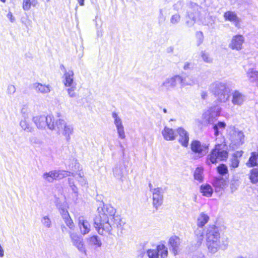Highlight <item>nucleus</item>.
<instances>
[{"mask_svg": "<svg viewBox=\"0 0 258 258\" xmlns=\"http://www.w3.org/2000/svg\"><path fill=\"white\" fill-rule=\"evenodd\" d=\"M182 82H180L181 87H184L186 86H193L198 83V81L195 77L192 76L182 77L181 76Z\"/></svg>", "mask_w": 258, "mask_h": 258, "instance_id": "obj_27", "label": "nucleus"}, {"mask_svg": "<svg viewBox=\"0 0 258 258\" xmlns=\"http://www.w3.org/2000/svg\"><path fill=\"white\" fill-rule=\"evenodd\" d=\"M180 82H182V80L179 75L168 78L159 86V90L162 92H168L171 89L174 88Z\"/></svg>", "mask_w": 258, "mask_h": 258, "instance_id": "obj_9", "label": "nucleus"}, {"mask_svg": "<svg viewBox=\"0 0 258 258\" xmlns=\"http://www.w3.org/2000/svg\"><path fill=\"white\" fill-rule=\"evenodd\" d=\"M258 159V151L253 152L251 153L248 161L246 163L247 166L252 167L257 165V160Z\"/></svg>", "mask_w": 258, "mask_h": 258, "instance_id": "obj_31", "label": "nucleus"}, {"mask_svg": "<svg viewBox=\"0 0 258 258\" xmlns=\"http://www.w3.org/2000/svg\"><path fill=\"white\" fill-rule=\"evenodd\" d=\"M195 238L197 240V246H199L201 245L204 239V232L202 228L198 227L195 231Z\"/></svg>", "mask_w": 258, "mask_h": 258, "instance_id": "obj_30", "label": "nucleus"}, {"mask_svg": "<svg viewBox=\"0 0 258 258\" xmlns=\"http://www.w3.org/2000/svg\"><path fill=\"white\" fill-rule=\"evenodd\" d=\"M243 154V151H238L235 152L233 155V157H236L237 159L240 158L242 157Z\"/></svg>", "mask_w": 258, "mask_h": 258, "instance_id": "obj_54", "label": "nucleus"}, {"mask_svg": "<svg viewBox=\"0 0 258 258\" xmlns=\"http://www.w3.org/2000/svg\"><path fill=\"white\" fill-rule=\"evenodd\" d=\"M207 96H208V94L206 92L203 91L201 93V97H202V99H206L207 97Z\"/></svg>", "mask_w": 258, "mask_h": 258, "instance_id": "obj_58", "label": "nucleus"}, {"mask_svg": "<svg viewBox=\"0 0 258 258\" xmlns=\"http://www.w3.org/2000/svg\"><path fill=\"white\" fill-rule=\"evenodd\" d=\"M230 166L231 168H235L238 167L239 164V159L236 157H233L230 160Z\"/></svg>", "mask_w": 258, "mask_h": 258, "instance_id": "obj_47", "label": "nucleus"}, {"mask_svg": "<svg viewBox=\"0 0 258 258\" xmlns=\"http://www.w3.org/2000/svg\"><path fill=\"white\" fill-rule=\"evenodd\" d=\"M78 224L82 234H88L90 231L91 225L84 216H80L78 217Z\"/></svg>", "mask_w": 258, "mask_h": 258, "instance_id": "obj_20", "label": "nucleus"}, {"mask_svg": "<svg viewBox=\"0 0 258 258\" xmlns=\"http://www.w3.org/2000/svg\"><path fill=\"white\" fill-rule=\"evenodd\" d=\"M163 189L160 187L153 189V205L156 209L162 204L163 199Z\"/></svg>", "mask_w": 258, "mask_h": 258, "instance_id": "obj_16", "label": "nucleus"}, {"mask_svg": "<svg viewBox=\"0 0 258 258\" xmlns=\"http://www.w3.org/2000/svg\"><path fill=\"white\" fill-rule=\"evenodd\" d=\"M200 191L203 196L207 197H211L213 194V190L210 185L205 184L201 186Z\"/></svg>", "mask_w": 258, "mask_h": 258, "instance_id": "obj_29", "label": "nucleus"}, {"mask_svg": "<svg viewBox=\"0 0 258 258\" xmlns=\"http://www.w3.org/2000/svg\"><path fill=\"white\" fill-rule=\"evenodd\" d=\"M72 179L71 178H69V184L71 186H72L73 190L75 192V190L76 189V187L74 185L73 182H72Z\"/></svg>", "mask_w": 258, "mask_h": 258, "instance_id": "obj_59", "label": "nucleus"}, {"mask_svg": "<svg viewBox=\"0 0 258 258\" xmlns=\"http://www.w3.org/2000/svg\"><path fill=\"white\" fill-rule=\"evenodd\" d=\"M206 237L209 251L215 253L220 246V237L218 228L215 225L208 226L206 230Z\"/></svg>", "mask_w": 258, "mask_h": 258, "instance_id": "obj_3", "label": "nucleus"}, {"mask_svg": "<svg viewBox=\"0 0 258 258\" xmlns=\"http://www.w3.org/2000/svg\"><path fill=\"white\" fill-rule=\"evenodd\" d=\"M71 174L72 176H75L73 173H71L70 172L67 171L54 170L44 173L42 177L45 181L49 182H52L54 180H59L65 177L70 176Z\"/></svg>", "mask_w": 258, "mask_h": 258, "instance_id": "obj_8", "label": "nucleus"}, {"mask_svg": "<svg viewBox=\"0 0 258 258\" xmlns=\"http://www.w3.org/2000/svg\"><path fill=\"white\" fill-rule=\"evenodd\" d=\"M244 38L243 35L237 34L233 36L228 45V47L232 50H241L244 42Z\"/></svg>", "mask_w": 258, "mask_h": 258, "instance_id": "obj_13", "label": "nucleus"}, {"mask_svg": "<svg viewBox=\"0 0 258 258\" xmlns=\"http://www.w3.org/2000/svg\"><path fill=\"white\" fill-rule=\"evenodd\" d=\"M69 87V88L67 89V92L69 96L70 97H75L76 93L75 92V90L76 89V85H72V87Z\"/></svg>", "mask_w": 258, "mask_h": 258, "instance_id": "obj_48", "label": "nucleus"}, {"mask_svg": "<svg viewBox=\"0 0 258 258\" xmlns=\"http://www.w3.org/2000/svg\"><path fill=\"white\" fill-rule=\"evenodd\" d=\"M176 132L178 135V142L184 147H187L188 145L189 134L183 128L180 127L177 128Z\"/></svg>", "mask_w": 258, "mask_h": 258, "instance_id": "obj_18", "label": "nucleus"}, {"mask_svg": "<svg viewBox=\"0 0 258 258\" xmlns=\"http://www.w3.org/2000/svg\"><path fill=\"white\" fill-rule=\"evenodd\" d=\"M163 111L164 113H167V109L166 108H164L163 109Z\"/></svg>", "mask_w": 258, "mask_h": 258, "instance_id": "obj_63", "label": "nucleus"}, {"mask_svg": "<svg viewBox=\"0 0 258 258\" xmlns=\"http://www.w3.org/2000/svg\"><path fill=\"white\" fill-rule=\"evenodd\" d=\"M74 72L72 70H65L63 74V83L66 87H72L74 84Z\"/></svg>", "mask_w": 258, "mask_h": 258, "instance_id": "obj_23", "label": "nucleus"}, {"mask_svg": "<svg viewBox=\"0 0 258 258\" xmlns=\"http://www.w3.org/2000/svg\"><path fill=\"white\" fill-rule=\"evenodd\" d=\"M180 16L178 14H175L171 17L170 22L172 25H176L180 22Z\"/></svg>", "mask_w": 258, "mask_h": 258, "instance_id": "obj_43", "label": "nucleus"}, {"mask_svg": "<svg viewBox=\"0 0 258 258\" xmlns=\"http://www.w3.org/2000/svg\"><path fill=\"white\" fill-rule=\"evenodd\" d=\"M33 88L37 93L45 94L49 93L51 91V87L49 85L35 83L33 84Z\"/></svg>", "mask_w": 258, "mask_h": 258, "instance_id": "obj_21", "label": "nucleus"}, {"mask_svg": "<svg viewBox=\"0 0 258 258\" xmlns=\"http://www.w3.org/2000/svg\"><path fill=\"white\" fill-rule=\"evenodd\" d=\"M244 135L241 131L234 130L233 134L230 136V140L233 144L236 146L241 145L244 142Z\"/></svg>", "mask_w": 258, "mask_h": 258, "instance_id": "obj_19", "label": "nucleus"}, {"mask_svg": "<svg viewBox=\"0 0 258 258\" xmlns=\"http://www.w3.org/2000/svg\"><path fill=\"white\" fill-rule=\"evenodd\" d=\"M202 8L195 3H190L187 9L185 24L188 27H192L199 18Z\"/></svg>", "mask_w": 258, "mask_h": 258, "instance_id": "obj_5", "label": "nucleus"}, {"mask_svg": "<svg viewBox=\"0 0 258 258\" xmlns=\"http://www.w3.org/2000/svg\"><path fill=\"white\" fill-rule=\"evenodd\" d=\"M209 145L206 144H201L198 140H194L191 143V150L195 153L204 156L208 152Z\"/></svg>", "mask_w": 258, "mask_h": 258, "instance_id": "obj_14", "label": "nucleus"}, {"mask_svg": "<svg viewBox=\"0 0 258 258\" xmlns=\"http://www.w3.org/2000/svg\"><path fill=\"white\" fill-rule=\"evenodd\" d=\"M203 171L204 169L202 167H197L194 171V178L195 179L202 182L203 180Z\"/></svg>", "mask_w": 258, "mask_h": 258, "instance_id": "obj_35", "label": "nucleus"}, {"mask_svg": "<svg viewBox=\"0 0 258 258\" xmlns=\"http://www.w3.org/2000/svg\"><path fill=\"white\" fill-rule=\"evenodd\" d=\"M36 4V0H23L22 7L24 11H28L31 6L35 7Z\"/></svg>", "mask_w": 258, "mask_h": 258, "instance_id": "obj_37", "label": "nucleus"}, {"mask_svg": "<svg viewBox=\"0 0 258 258\" xmlns=\"http://www.w3.org/2000/svg\"><path fill=\"white\" fill-rule=\"evenodd\" d=\"M220 112L221 108L218 106L211 107L203 113L202 117L204 121L208 124L212 123L220 115Z\"/></svg>", "mask_w": 258, "mask_h": 258, "instance_id": "obj_11", "label": "nucleus"}, {"mask_svg": "<svg viewBox=\"0 0 258 258\" xmlns=\"http://www.w3.org/2000/svg\"><path fill=\"white\" fill-rule=\"evenodd\" d=\"M16 91L15 87L14 85H10L8 87V93L10 94H14Z\"/></svg>", "mask_w": 258, "mask_h": 258, "instance_id": "obj_53", "label": "nucleus"}, {"mask_svg": "<svg viewBox=\"0 0 258 258\" xmlns=\"http://www.w3.org/2000/svg\"><path fill=\"white\" fill-rule=\"evenodd\" d=\"M212 184L215 188L216 192H219L224 189L226 185V181L222 177H215L213 180Z\"/></svg>", "mask_w": 258, "mask_h": 258, "instance_id": "obj_24", "label": "nucleus"}, {"mask_svg": "<svg viewBox=\"0 0 258 258\" xmlns=\"http://www.w3.org/2000/svg\"><path fill=\"white\" fill-rule=\"evenodd\" d=\"M27 119H22L20 122V125L23 130L26 132L32 133L34 131V128L31 126Z\"/></svg>", "mask_w": 258, "mask_h": 258, "instance_id": "obj_33", "label": "nucleus"}, {"mask_svg": "<svg viewBox=\"0 0 258 258\" xmlns=\"http://www.w3.org/2000/svg\"><path fill=\"white\" fill-rule=\"evenodd\" d=\"M201 56L204 62L206 63L212 62V58L210 56L209 53L206 51H202L201 52Z\"/></svg>", "mask_w": 258, "mask_h": 258, "instance_id": "obj_40", "label": "nucleus"}, {"mask_svg": "<svg viewBox=\"0 0 258 258\" xmlns=\"http://www.w3.org/2000/svg\"><path fill=\"white\" fill-rule=\"evenodd\" d=\"M98 214L94 219V226L100 235L110 234L113 227L122 230L125 224L120 217L115 215V210L111 206L103 205L98 208Z\"/></svg>", "mask_w": 258, "mask_h": 258, "instance_id": "obj_1", "label": "nucleus"}, {"mask_svg": "<svg viewBox=\"0 0 258 258\" xmlns=\"http://www.w3.org/2000/svg\"><path fill=\"white\" fill-rule=\"evenodd\" d=\"M223 17L225 21L233 23L236 28H240L241 19L237 16L235 12L228 11L224 14Z\"/></svg>", "mask_w": 258, "mask_h": 258, "instance_id": "obj_17", "label": "nucleus"}, {"mask_svg": "<svg viewBox=\"0 0 258 258\" xmlns=\"http://www.w3.org/2000/svg\"><path fill=\"white\" fill-rule=\"evenodd\" d=\"M226 123L224 121H219L217 123L213 125L214 131V135L218 136L220 134V130H223L226 127Z\"/></svg>", "mask_w": 258, "mask_h": 258, "instance_id": "obj_36", "label": "nucleus"}, {"mask_svg": "<svg viewBox=\"0 0 258 258\" xmlns=\"http://www.w3.org/2000/svg\"><path fill=\"white\" fill-rule=\"evenodd\" d=\"M41 222L42 225L46 228H50L51 227V221L48 216L42 217Z\"/></svg>", "mask_w": 258, "mask_h": 258, "instance_id": "obj_41", "label": "nucleus"}, {"mask_svg": "<svg viewBox=\"0 0 258 258\" xmlns=\"http://www.w3.org/2000/svg\"><path fill=\"white\" fill-rule=\"evenodd\" d=\"M32 120L39 129L45 128L46 126L50 130L55 129L54 119L52 115L36 116L33 117Z\"/></svg>", "mask_w": 258, "mask_h": 258, "instance_id": "obj_6", "label": "nucleus"}, {"mask_svg": "<svg viewBox=\"0 0 258 258\" xmlns=\"http://www.w3.org/2000/svg\"><path fill=\"white\" fill-rule=\"evenodd\" d=\"M147 253L149 258H167L168 252L164 244H160L155 249H148Z\"/></svg>", "mask_w": 258, "mask_h": 258, "instance_id": "obj_10", "label": "nucleus"}, {"mask_svg": "<svg viewBox=\"0 0 258 258\" xmlns=\"http://www.w3.org/2000/svg\"><path fill=\"white\" fill-rule=\"evenodd\" d=\"M159 12H160V14H159V23H161V22H163L165 20V17L163 15L162 9L160 10Z\"/></svg>", "mask_w": 258, "mask_h": 258, "instance_id": "obj_56", "label": "nucleus"}, {"mask_svg": "<svg viewBox=\"0 0 258 258\" xmlns=\"http://www.w3.org/2000/svg\"><path fill=\"white\" fill-rule=\"evenodd\" d=\"M76 175H77L76 178H78L79 177L80 178V180H79V181L82 184H86V181L83 177L84 175L83 174H82V173L79 172L78 173H77Z\"/></svg>", "mask_w": 258, "mask_h": 258, "instance_id": "obj_52", "label": "nucleus"}, {"mask_svg": "<svg viewBox=\"0 0 258 258\" xmlns=\"http://www.w3.org/2000/svg\"><path fill=\"white\" fill-rule=\"evenodd\" d=\"M112 117L114 119V124L116 128L119 138L121 139H124L125 135L122 119L116 112L112 113Z\"/></svg>", "mask_w": 258, "mask_h": 258, "instance_id": "obj_15", "label": "nucleus"}, {"mask_svg": "<svg viewBox=\"0 0 258 258\" xmlns=\"http://www.w3.org/2000/svg\"><path fill=\"white\" fill-rule=\"evenodd\" d=\"M232 103L234 105L240 106L245 100V96L238 91H234L232 93Z\"/></svg>", "mask_w": 258, "mask_h": 258, "instance_id": "obj_22", "label": "nucleus"}, {"mask_svg": "<svg viewBox=\"0 0 258 258\" xmlns=\"http://www.w3.org/2000/svg\"><path fill=\"white\" fill-rule=\"evenodd\" d=\"M60 69L64 73L65 70H67L66 69L65 67H64V66L62 64L60 66Z\"/></svg>", "mask_w": 258, "mask_h": 258, "instance_id": "obj_61", "label": "nucleus"}, {"mask_svg": "<svg viewBox=\"0 0 258 258\" xmlns=\"http://www.w3.org/2000/svg\"><path fill=\"white\" fill-rule=\"evenodd\" d=\"M217 172L221 175H224L228 173L227 167L224 164H220L217 168Z\"/></svg>", "mask_w": 258, "mask_h": 258, "instance_id": "obj_44", "label": "nucleus"}, {"mask_svg": "<svg viewBox=\"0 0 258 258\" xmlns=\"http://www.w3.org/2000/svg\"><path fill=\"white\" fill-rule=\"evenodd\" d=\"M70 237L73 245L82 253H86V250L82 236L74 232H70Z\"/></svg>", "mask_w": 258, "mask_h": 258, "instance_id": "obj_12", "label": "nucleus"}, {"mask_svg": "<svg viewBox=\"0 0 258 258\" xmlns=\"http://www.w3.org/2000/svg\"><path fill=\"white\" fill-rule=\"evenodd\" d=\"M209 219L210 218L208 215L206 214L204 212L201 213L197 218V227L203 228L204 226L208 222Z\"/></svg>", "mask_w": 258, "mask_h": 258, "instance_id": "obj_26", "label": "nucleus"}, {"mask_svg": "<svg viewBox=\"0 0 258 258\" xmlns=\"http://www.w3.org/2000/svg\"><path fill=\"white\" fill-rule=\"evenodd\" d=\"M88 242L90 244L95 245L97 247H100L102 243L99 237L96 235H94L88 238Z\"/></svg>", "mask_w": 258, "mask_h": 258, "instance_id": "obj_39", "label": "nucleus"}, {"mask_svg": "<svg viewBox=\"0 0 258 258\" xmlns=\"http://www.w3.org/2000/svg\"><path fill=\"white\" fill-rule=\"evenodd\" d=\"M63 219L66 224L67 226L71 230H73L75 227L74 222L71 219L70 215L68 216H66V217H63Z\"/></svg>", "mask_w": 258, "mask_h": 258, "instance_id": "obj_45", "label": "nucleus"}, {"mask_svg": "<svg viewBox=\"0 0 258 258\" xmlns=\"http://www.w3.org/2000/svg\"><path fill=\"white\" fill-rule=\"evenodd\" d=\"M239 186V183L237 181H232L230 184V189L231 192L235 191Z\"/></svg>", "mask_w": 258, "mask_h": 258, "instance_id": "obj_49", "label": "nucleus"}, {"mask_svg": "<svg viewBox=\"0 0 258 258\" xmlns=\"http://www.w3.org/2000/svg\"><path fill=\"white\" fill-rule=\"evenodd\" d=\"M84 1L85 0H78V3H79L80 5L81 6H83L84 5Z\"/></svg>", "mask_w": 258, "mask_h": 258, "instance_id": "obj_60", "label": "nucleus"}, {"mask_svg": "<svg viewBox=\"0 0 258 258\" xmlns=\"http://www.w3.org/2000/svg\"><path fill=\"white\" fill-rule=\"evenodd\" d=\"M21 113L22 114L23 119H28L29 117V112L27 109L24 107L21 109Z\"/></svg>", "mask_w": 258, "mask_h": 258, "instance_id": "obj_51", "label": "nucleus"}, {"mask_svg": "<svg viewBox=\"0 0 258 258\" xmlns=\"http://www.w3.org/2000/svg\"><path fill=\"white\" fill-rule=\"evenodd\" d=\"M7 17L10 20V21L13 23L15 21V18L13 16L12 13L11 12H9L7 15Z\"/></svg>", "mask_w": 258, "mask_h": 258, "instance_id": "obj_55", "label": "nucleus"}, {"mask_svg": "<svg viewBox=\"0 0 258 258\" xmlns=\"http://www.w3.org/2000/svg\"><path fill=\"white\" fill-rule=\"evenodd\" d=\"M180 243L179 238L176 236L171 237L169 240V243L172 248V250L175 255L177 253L178 247Z\"/></svg>", "mask_w": 258, "mask_h": 258, "instance_id": "obj_28", "label": "nucleus"}, {"mask_svg": "<svg viewBox=\"0 0 258 258\" xmlns=\"http://www.w3.org/2000/svg\"><path fill=\"white\" fill-rule=\"evenodd\" d=\"M30 143L33 146H40L43 142L36 136H31L29 139Z\"/></svg>", "mask_w": 258, "mask_h": 258, "instance_id": "obj_42", "label": "nucleus"}, {"mask_svg": "<svg viewBox=\"0 0 258 258\" xmlns=\"http://www.w3.org/2000/svg\"><path fill=\"white\" fill-rule=\"evenodd\" d=\"M149 188H150V190L152 191L153 189H152V184H151V183H149Z\"/></svg>", "mask_w": 258, "mask_h": 258, "instance_id": "obj_62", "label": "nucleus"}, {"mask_svg": "<svg viewBox=\"0 0 258 258\" xmlns=\"http://www.w3.org/2000/svg\"><path fill=\"white\" fill-rule=\"evenodd\" d=\"M247 76L251 82H255L258 87V71L249 69L247 72Z\"/></svg>", "mask_w": 258, "mask_h": 258, "instance_id": "obj_32", "label": "nucleus"}, {"mask_svg": "<svg viewBox=\"0 0 258 258\" xmlns=\"http://www.w3.org/2000/svg\"><path fill=\"white\" fill-rule=\"evenodd\" d=\"M59 210L62 218L63 217H66V216H68L69 215H70L67 209L64 206L60 207L59 208Z\"/></svg>", "mask_w": 258, "mask_h": 258, "instance_id": "obj_50", "label": "nucleus"}, {"mask_svg": "<svg viewBox=\"0 0 258 258\" xmlns=\"http://www.w3.org/2000/svg\"><path fill=\"white\" fill-rule=\"evenodd\" d=\"M125 167L120 165H116L113 169V173L114 176L118 179H121L123 176Z\"/></svg>", "mask_w": 258, "mask_h": 258, "instance_id": "obj_34", "label": "nucleus"}, {"mask_svg": "<svg viewBox=\"0 0 258 258\" xmlns=\"http://www.w3.org/2000/svg\"><path fill=\"white\" fill-rule=\"evenodd\" d=\"M196 37L197 38V45L200 46L204 41V34L202 31H197L196 33Z\"/></svg>", "mask_w": 258, "mask_h": 258, "instance_id": "obj_46", "label": "nucleus"}, {"mask_svg": "<svg viewBox=\"0 0 258 258\" xmlns=\"http://www.w3.org/2000/svg\"><path fill=\"white\" fill-rule=\"evenodd\" d=\"M209 91L220 103H226L229 100L231 91L230 84L226 82L216 81L209 86Z\"/></svg>", "mask_w": 258, "mask_h": 258, "instance_id": "obj_2", "label": "nucleus"}, {"mask_svg": "<svg viewBox=\"0 0 258 258\" xmlns=\"http://www.w3.org/2000/svg\"><path fill=\"white\" fill-rule=\"evenodd\" d=\"M192 64L188 62H186L183 66V69L184 70H187L190 69L192 66Z\"/></svg>", "mask_w": 258, "mask_h": 258, "instance_id": "obj_57", "label": "nucleus"}, {"mask_svg": "<svg viewBox=\"0 0 258 258\" xmlns=\"http://www.w3.org/2000/svg\"><path fill=\"white\" fill-rule=\"evenodd\" d=\"M162 135L166 141H173L175 139L176 134L175 131L168 127H164L162 131Z\"/></svg>", "mask_w": 258, "mask_h": 258, "instance_id": "obj_25", "label": "nucleus"}, {"mask_svg": "<svg viewBox=\"0 0 258 258\" xmlns=\"http://www.w3.org/2000/svg\"><path fill=\"white\" fill-rule=\"evenodd\" d=\"M249 179L252 183L258 182V169L253 168L250 171Z\"/></svg>", "mask_w": 258, "mask_h": 258, "instance_id": "obj_38", "label": "nucleus"}, {"mask_svg": "<svg viewBox=\"0 0 258 258\" xmlns=\"http://www.w3.org/2000/svg\"><path fill=\"white\" fill-rule=\"evenodd\" d=\"M55 129H57L63 136L66 140L69 142L71 139V136L74 133V127L71 124L68 123L62 119H57L54 121Z\"/></svg>", "mask_w": 258, "mask_h": 258, "instance_id": "obj_7", "label": "nucleus"}, {"mask_svg": "<svg viewBox=\"0 0 258 258\" xmlns=\"http://www.w3.org/2000/svg\"><path fill=\"white\" fill-rule=\"evenodd\" d=\"M228 157V152L222 149V145L217 144L215 145L210 154L208 156L206 163L208 165L211 164H216L218 160H224Z\"/></svg>", "mask_w": 258, "mask_h": 258, "instance_id": "obj_4", "label": "nucleus"}, {"mask_svg": "<svg viewBox=\"0 0 258 258\" xmlns=\"http://www.w3.org/2000/svg\"><path fill=\"white\" fill-rule=\"evenodd\" d=\"M236 258H245V257L242 256H239L237 257Z\"/></svg>", "mask_w": 258, "mask_h": 258, "instance_id": "obj_64", "label": "nucleus"}]
</instances>
